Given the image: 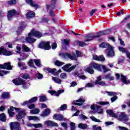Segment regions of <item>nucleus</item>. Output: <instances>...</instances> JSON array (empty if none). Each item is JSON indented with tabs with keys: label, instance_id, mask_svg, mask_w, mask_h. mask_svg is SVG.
I'll return each instance as SVG.
<instances>
[{
	"label": "nucleus",
	"instance_id": "obj_22",
	"mask_svg": "<svg viewBox=\"0 0 130 130\" xmlns=\"http://www.w3.org/2000/svg\"><path fill=\"white\" fill-rule=\"evenodd\" d=\"M20 126V123L18 122H11L10 124V127L11 130L16 129L17 128Z\"/></svg>",
	"mask_w": 130,
	"mask_h": 130
},
{
	"label": "nucleus",
	"instance_id": "obj_40",
	"mask_svg": "<svg viewBox=\"0 0 130 130\" xmlns=\"http://www.w3.org/2000/svg\"><path fill=\"white\" fill-rule=\"evenodd\" d=\"M22 49H23V50L25 51L26 52H29V51H30V48H29L25 45H22Z\"/></svg>",
	"mask_w": 130,
	"mask_h": 130
},
{
	"label": "nucleus",
	"instance_id": "obj_53",
	"mask_svg": "<svg viewBox=\"0 0 130 130\" xmlns=\"http://www.w3.org/2000/svg\"><path fill=\"white\" fill-rule=\"evenodd\" d=\"M67 108V105L66 104H64V105H62L60 107V108L59 109V110H62V111H63V110H66Z\"/></svg>",
	"mask_w": 130,
	"mask_h": 130
},
{
	"label": "nucleus",
	"instance_id": "obj_7",
	"mask_svg": "<svg viewBox=\"0 0 130 130\" xmlns=\"http://www.w3.org/2000/svg\"><path fill=\"white\" fill-rule=\"evenodd\" d=\"M0 69L3 70H11L12 66L10 63H5L4 64H0ZM8 74H9V72L0 69V77H3V76Z\"/></svg>",
	"mask_w": 130,
	"mask_h": 130
},
{
	"label": "nucleus",
	"instance_id": "obj_32",
	"mask_svg": "<svg viewBox=\"0 0 130 130\" xmlns=\"http://www.w3.org/2000/svg\"><path fill=\"white\" fill-rule=\"evenodd\" d=\"M39 112H40V110L39 109H32L30 111L31 114H38Z\"/></svg>",
	"mask_w": 130,
	"mask_h": 130
},
{
	"label": "nucleus",
	"instance_id": "obj_60",
	"mask_svg": "<svg viewBox=\"0 0 130 130\" xmlns=\"http://www.w3.org/2000/svg\"><path fill=\"white\" fill-rule=\"evenodd\" d=\"M56 47H57V45L56 44V43H53L52 45V49H55Z\"/></svg>",
	"mask_w": 130,
	"mask_h": 130
},
{
	"label": "nucleus",
	"instance_id": "obj_50",
	"mask_svg": "<svg viewBox=\"0 0 130 130\" xmlns=\"http://www.w3.org/2000/svg\"><path fill=\"white\" fill-rule=\"evenodd\" d=\"M96 103L100 104V105H107V104H109L108 102H98Z\"/></svg>",
	"mask_w": 130,
	"mask_h": 130
},
{
	"label": "nucleus",
	"instance_id": "obj_26",
	"mask_svg": "<svg viewBox=\"0 0 130 130\" xmlns=\"http://www.w3.org/2000/svg\"><path fill=\"white\" fill-rule=\"evenodd\" d=\"M50 114V109H46L44 111H43L42 114H41V116H42V117H45L46 116H48Z\"/></svg>",
	"mask_w": 130,
	"mask_h": 130
},
{
	"label": "nucleus",
	"instance_id": "obj_24",
	"mask_svg": "<svg viewBox=\"0 0 130 130\" xmlns=\"http://www.w3.org/2000/svg\"><path fill=\"white\" fill-rule=\"evenodd\" d=\"M45 124H47L48 126H58V124L54 122L51 120L45 121Z\"/></svg>",
	"mask_w": 130,
	"mask_h": 130
},
{
	"label": "nucleus",
	"instance_id": "obj_9",
	"mask_svg": "<svg viewBox=\"0 0 130 130\" xmlns=\"http://www.w3.org/2000/svg\"><path fill=\"white\" fill-rule=\"evenodd\" d=\"M39 48L45 49V50H49L51 48V46L49 44V42H42L38 46Z\"/></svg>",
	"mask_w": 130,
	"mask_h": 130
},
{
	"label": "nucleus",
	"instance_id": "obj_11",
	"mask_svg": "<svg viewBox=\"0 0 130 130\" xmlns=\"http://www.w3.org/2000/svg\"><path fill=\"white\" fill-rule=\"evenodd\" d=\"M76 67H77L76 65H74L72 66V64L68 63L63 67H62V69L63 71H65V72H68V73H70V72H72L73 70H75L76 69Z\"/></svg>",
	"mask_w": 130,
	"mask_h": 130
},
{
	"label": "nucleus",
	"instance_id": "obj_39",
	"mask_svg": "<svg viewBox=\"0 0 130 130\" xmlns=\"http://www.w3.org/2000/svg\"><path fill=\"white\" fill-rule=\"evenodd\" d=\"M104 79H109L110 81H113L114 77L112 76L110 74H108L105 76Z\"/></svg>",
	"mask_w": 130,
	"mask_h": 130
},
{
	"label": "nucleus",
	"instance_id": "obj_16",
	"mask_svg": "<svg viewBox=\"0 0 130 130\" xmlns=\"http://www.w3.org/2000/svg\"><path fill=\"white\" fill-rule=\"evenodd\" d=\"M0 54H3V55H12L13 54V53L11 51H7L5 49H4V47H1L0 48Z\"/></svg>",
	"mask_w": 130,
	"mask_h": 130
},
{
	"label": "nucleus",
	"instance_id": "obj_59",
	"mask_svg": "<svg viewBox=\"0 0 130 130\" xmlns=\"http://www.w3.org/2000/svg\"><path fill=\"white\" fill-rule=\"evenodd\" d=\"M37 77L38 78V79H39V80H41V79H42L43 78V75H42V74L38 73Z\"/></svg>",
	"mask_w": 130,
	"mask_h": 130
},
{
	"label": "nucleus",
	"instance_id": "obj_38",
	"mask_svg": "<svg viewBox=\"0 0 130 130\" xmlns=\"http://www.w3.org/2000/svg\"><path fill=\"white\" fill-rule=\"evenodd\" d=\"M60 78L62 80H66L68 78V75L66 73H62L60 75Z\"/></svg>",
	"mask_w": 130,
	"mask_h": 130
},
{
	"label": "nucleus",
	"instance_id": "obj_55",
	"mask_svg": "<svg viewBox=\"0 0 130 130\" xmlns=\"http://www.w3.org/2000/svg\"><path fill=\"white\" fill-rule=\"evenodd\" d=\"M93 130H102L101 128V126H97V125H94L93 126Z\"/></svg>",
	"mask_w": 130,
	"mask_h": 130
},
{
	"label": "nucleus",
	"instance_id": "obj_51",
	"mask_svg": "<svg viewBox=\"0 0 130 130\" xmlns=\"http://www.w3.org/2000/svg\"><path fill=\"white\" fill-rule=\"evenodd\" d=\"M79 118H80V119H83V120H84L85 119H88V117L85 116V115L83 114H81L79 116Z\"/></svg>",
	"mask_w": 130,
	"mask_h": 130
},
{
	"label": "nucleus",
	"instance_id": "obj_25",
	"mask_svg": "<svg viewBox=\"0 0 130 130\" xmlns=\"http://www.w3.org/2000/svg\"><path fill=\"white\" fill-rule=\"evenodd\" d=\"M119 50H120V51H121V52H122L123 53H125L127 58H129L130 59V53L127 52L126 49L121 47H119Z\"/></svg>",
	"mask_w": 130,
	"mask_h": 130
},
{
	"label": "nucleus",
	"instance_id": "obj_49",
	"mask_svg": "<svg viewBox=\"0 0 130 130\" xmlns=\"http://www.w3.org/2000/svg\"><path fill=\"white\" fill-rule=\"evenodd\" d=\"M77 44L79 45V46H81V47H83V46H86V44H85L83 42L78 41H77Z\"/></svg>",
	"mask_w": 130,
	"mask_h": 130
},
{
	"label": "nucleus",
	"instance_id": "obj_58",
	"mask_svg": "<svg viewBox=\"0 0 130 130\" xmlns=\"http://www.w3.org/2000/svg\"><path fill=\"white\" fill-rule=\"evenodd\" d=\"M23 79H25V80H27L28 79H30V76L28 74L24 75L23 76H21Z\"/></svg>",
	"mask_w": 130,
	"mask_h": 130
},
{
	"label": "nucleus",
	"instance_id": "obj_41",
	"mask_svg": "<svg viewBox=\"0 0 130 130\" xmlns=\"http://www.w3.org/2000/svg\"><path fill=\"white\" fill-rule=\"evenodd\" d=\"M90 119H91V120H92V121H94V122H101V121L97 118H96V117H94V116H91L90 117Z\"/></svg>",
	"mask_w": 130,
	"mask_h": 130
},
{
	"label": "nucleus",
	"instance_id": "obj_27",
	"mask_svg": "<svg viewBox=\"0 0 130 130\" xmlns=\"http://www.w3.org/2000/svg\"><path fill=\"white\" fill-rule=\"evenodd\" d=\"M56 3V0H52L51 2V5H46L47 10H50V9H54V5Z\"/></svg>",
	"mask_w": 130,
	"mask_h": 130
},
{
	"label": "nucleus",
	"instance_id": "obj_64",
	"mask_svg": "<svg viewBox=\"0 0 130 130\" xmlns=\"http://www.w3.org/2000/svg\"><path fill=\"white\" fill-rule=\"evenodd\" d=\"M119 130H127V129L124 127L119 126Z\"/></svg>",
	"mask_w": 130,
	"mask_h": 130
},
{
	"label": "nucleus",
	"instance_id": "obj_1",
	"mask_svg": "<svg viewBox=\"0 0 130 130\" xmlns=\"http://www.w3.org/2000/svg\"><path fill=\"white\" fill-rule=\"evenodd\" d=\"M92 68L95 70H97V71H99V72H101L102 69L104 70V73H107V72L109 71V69H107L105 66L99 64L94 62L90 63L89 67L86 66L84 67V70L85 72L89 73V74L93 75V74H94V70H93Z\"/></svg>",
	"mask_w": 130,
	"mask_h": 130
},
{
	"label": "nucleus",
	"instance_id": "obj_34",
	"mask_svg": "<svg viewBox=\"0 0 130 130\" xmlns=\"http://www.w3.org/2000/svg\"><path fill=\"white\" fill-rule=\"evenodd\" d=\"M28 55L25 54V53H22L21 54V57L20 58H18L19 60H24L28 57Z\"/></svg>",
	"mask_w": 130,
	"mask_h": 130
},
{
	"label": "nucleus",
	"instance_id": "obj_62",
	"mask_svg": "<svg viewBox=\"0 0 130 130\" xmlns=\"http://www.w3.org/2000/svg\"><path fill=\"white\" fill-rule=\"evenodd\" d=\"M28 108H29V109H33V108H35V105L31 104L30 105H28Z\"/></svg>",
	"mask_w": 130,
	"mask_h": 130
},
{
	"label": "nucleus",
	"instance_id": "obj_6",
	"mask_svg": "<svg viewBox=\"0 0 130 130\" xmlns=\"http://www.w3.org/2000/svg\"><path fill=\"white\" fill-rule=\"evenodd\" d=\"M101 48H107L106 51L108 56H114V51H113V47L109 44L103 43L100 45Z\"/></svg>",
	"mask_w": 130,
	"mask_h": 130
},
{
	"label": "nucleus",
	"instance_id": "obj_19",
	"mask_svg": "<svg viewBox=\"0 0 130 130\" xmlns=\"http://www.w3.org/2000/svg\"><path fill=\"white\" fill-rule=\"evenodd\" d=\"M92 58L94 60H98V61H104L105 58L103 55L97 56V55L94 54L92 55Z\"/></svg>",
	"mask_w": 130,
	"mask_h": 130
},
{
	"label": "nucleus",
	"instance_id": "obj_10",
	"mask_svg": "<svg viewBox=\"0 0 130 130\" xmlns=\"http://www.w3.org/2000/svg\"><path fill=\"white\" fill-rule=\"evenodd\" d=\"M90 108L91 110H93V111H95L96 110V112L99 114H103L104 111L103 110V109L100 106H95V104H93L90 106Z\"/></svg>",
	"mask_w": 130,
	"mask_h": 130
},
{
	"label": "nucleus",
	"instance_id": "obj_20",
	"mask_svg": "<svg viewBox=\"0 0 130 130\" xmlns=\"http://www.w3.org/2000/svg\"><path fill=\"white\" fill-rule=\"evenodd\" d=\"M25 2L26 4L30 5L31 7H33L35 9H37L39 8V5L33 2V1L32 0H25Z\"/></svg>",
	"mask_w": 130,
	"mask_h": 130
},
{
	"label": "nucleus",
	"instance_id": "obj_42",
	"mask_svg": "<svg viewBox=\"0 0 130 130\" xmlns=\"http://www.w3.org/2000/svg\"><path fill=\"white\" fill-rule=\"evenodd\" d=\"M28 64L29 67H30L31 68H35V67L34 66V63L33 62L32 59H30L29 61L28 62Z\"/></svg>",
	"mask_w": 130,
	"mask_h": 130
},
{
	"label": "nucleus",
	"instance_id": "obj_2",
	"mask_svg": "<svg viewBox=\"0 0 130 130\" xmlns=\"http://www.w3.org/2000/svg\"><path fill=\"white\" fill-rule=\"evenodd\" d=\"M33 36L37 38H40L43 36V35L38 30L32 29L28 34V37L25 39L26 41L28 43H34L36 41V39L33 38Z\"/></svg>",
	"mask_w": 130,
	"mask_h": 130
},
{
	"label": "nucleus",
	"instance_id": "obj_56",
	"mask_svg": "<svg viewBox=\"0 0 130 130\" xmlns=\"http://www.w3.org/2000/svg\"><path fill=\"white\" fill-rule=\"evenodd\" d=\"M16 52H17V53H20V51H21V45H17L16 46Z\"/></svg>",
	"mask_w": 130,
	"mask_h": 130
},
{
	"label": "nucleus",
	"instance_id": "obj_30",
	"mask_svg": "<svg viewBox=\"0 0 130 130\" xmlns=\"http://www.w3.org/2000/svg\"><path fill=\"white\" fill-rule=\"evenodd\" d=\"M52 80L54 82V83L59 84H61V82H62V81H61V79L58 77H52Z\"/></svg>",
	"mask_w": 130,
	"mask_h": 130
},
{
	"label": "nucleus",
	"instance_id": "obj_63",
	"mask_svg": "<svg viewBox=\"0 0 130 130\" xmlns=\"http://www.w3.org/2000/svg\"><path fill=\"white\" fill-rule=\"evenodd\" d=\"M75 86H77V82L73 81L71 83V87H75Z\"/></svg>",
	"mask_w": 130,
	"mask_h": 130
},
{
	"label": "nucleus",
	"instance_id": "obj_15",
	"mask_svg": "<svg viewBox=\"0 0 130 130\" xmlns=\"http://www.w3.org/2000/svg\"><path fill=\"white\" fill-rule=\"evenodd\" d=\"M102 79V78L101 77V76L98 77L94 84L95 85H100V86L106 87V83L104 81H101Z\"/></svg>",
	"mask_w": 130,
	"mask_h": 130
},
{
	"label": "nucleus",
	"instance_id": "obj_14",
	"mask_svg": "<svg viewBox=\"0 0 130 130\" xmlns=\"http://www.w3.org/2000/svg\"><path fill=\"white\" fill-rule=\"evenodd\" d=\"M84 102H85V99L83 98V96H81L78 100L73 101L72 102V104L73 105L81 106V105H83V103H84Z\"/></svg>",
	"mask_w": 130,
	"mask_h": 130
},
{
	"label": "nucleus",
	"instance_id": "obj_61",
	"mask_svg": "<svg viewBox=\"0 0 130 130\" xmlns=\"http://www.w3.org/2000/svg\"><path fill=\"white\" fill-rule=\"evenodd\" d=\"M97 11V10L96 9H93L91 10V11L90 13V16H93V15H94V13Z\"/></svg>",
	"mask_w": 130,
	"mask_h": 130
},
{
	"label": "nucleus",
	"instance_id": "obj_21",
	"mask_svg": "<svg viewBox=\"0 0 130 130\" xmlns=\"http://www.w3.org/2000/svg\"><path fill=\"white\" fill-rule=\"evenodd\" d=\"M105 34H105V31H101L98 34L97 36L89 37L88 38V39H87L85 40V42H87V41H91V40H92L93 38H95L96 37H100L101 35H105Z\"/></svg>",
	"mask_w": 130,
	"mask_h": 130
},
{
	"label": "nucleus",
	"instance_id": "obj_17",
	"mask_svg": "<svg viewBox=\"0 0 130 130\" xmlns=\"http://www.w3.org/2000/svg\"><path fill=\"white\" fill-rule=\"evenodd\" d=\"M16 13H17V12L15 9L11 10L8 11L7 18L9 21L13 19V17H14L15 15H16Z\"/></svg>",
	"mask_w": 130,
	"mask_h": 130
},
{
	"label": "nucleus",
	"instance_id": "obj_57",
	"mask_svg": "<svg viewBox=\"0 0 130 130\" xmlns=\"http://www.w3.org/2000/svg\"><path fill=\"white\" fill-rule=\"evenodd\" d=\"M94 85H95V82L93 83H87L86 87L87 88H91L92 87H94Z\"/></svg>",
	"mask_w": 130,
	"mask_h": 130
},
{
	"label": "nucleus",
	"instance_id": "obj_47",
	"mask_svg": "<svg viewBox=\"0 0 130 130\" xmlns=\"http://www.w3.org/2000/svg\"><path fill=\"white\" fill-rule=\"evenodd\" d=\"M0 120L2 121H5L6 120V115L5 114H2L0 115Z\"/></svg>",
	"mask_w": 130,
	"mask_h": 130
},
{
	"label": "nucleus",
	"instance_id": "obj_37",
	"mask_svg": "<svg viewBox=\"0 0 130 130\" xmlns=\"http://www.w3.org/2000/svg\"><path fill=\"white\" fill-rule=\"evenodd\" d=\"M54 64L55 66H57V67H61V66H63V64H64V63L62 62H60L58 60H56L54 62Z\"/></svg>",
	"mask_w": 130,
	"mask_h": 130
},
{
	"label": "nucleus",
	"instance_id": "obj_52",
	"mask_svg": "<svg viewBox=\"0 0 130 130\" xmlns=\"http://www.w3.org/2000/svg\"><path fill=\"white\" fill-rule=\"evenodd\" d=\"M106 93L108 94V96H115L116 95V93L114 92H109V91H107Z\"/></svg>",
	"mask_w": 130,
	"mask_h": 130
},
{
	"label": "nucleus",
	"instance_id": "obj_45",
	"mask_svg": "<svg viewBox=\"0 0 130 130\" xmlns=\"http://www.w3.org/2000/svg\"><path fill=\"white\" fill-rule=\"evenodd\" d=\"M70 125L71 127L72 130H76V124L73 122H71Z\"/></svg>",
	"mask_w": 130,
	"mask_h": 130
},
{
	"label": "nucleus",
	"instance_id": "obj_8",
	"mask_svg": "<svg viewBox=\"0 0 130 130\" xmlns=\"http://www.w3.org/2000/svg\"><path fill=\"white\" fill-rule=\"evenodd\" d=\"M115 76L117 80H119V78H120L122 83L125 84V85H128V84H130V80L127 79L126 77L124 76V75H121L120 76L118 74H116Z\"/></svg>",
	"mask_w": 130,
	"mask_h": 130
},
{
	"label": "nucleus",
	"instance_id": "obj_46",
	"mask_svg": "<svg viewBox=\"0 0 130 130\" xmlns=\"http://www.w3.org/2000/svg\"><path fill=\"white\" fill-rule=\"evenodd\" d=\"M24 27H26L25 23H24V22L21 23L20 24V27L19 29H18V31H19V32H21V31H22V30H23L24 29Z\"/></svg>",
	"mask_w": 130,
	"mask_h": 130
},
{
	"label": "nucleus",
	"instance_id": "obj_35",
	"mask_svg": "<svg viewBox=\"0 0 130 130\" xmlns=\"http://www.w3.org/2000/svg\"><path fill=\"white\" fill-rule=\"evenodd\" d=\"M70 40L67 39H64L61 40V42L63 45H69V43H70Z\"/></svg>",
	"mask_w": 130,
	"mask_h": 130
},
{
	"label": "nucleus",
	"instance_id": "obj_33",
	"mask_svg": "<svg viewBox=\"0 0 130 130\" xmlns=\"http://www.w3.org/2000/svg\"><path fill=\"white\" fill-rule=\"evenodd\" d=\"M2 97L3 99H7L10 97V94L9 92H3L2 93Z\"/></svg>",
	"mask_w": 130,
	"mask_h": 130
},
{
	"label": "nucleus",
	"instance_id": "obj_43",
	"mask_svg": "<svg viewBox=\"0 0 130 130\" xmlns=\"http://www.w3.org/2000/svg\"><path fill=\"white\" fill-rule=\"evenodd\" d=\"M34 62L36 66H37V67H40V66L41 65V61L39 59H35Z\"/></svg>",
	"mask_w": 130,
	"mask_h": 130
},
{
	"label": "nucleus",
	"instance_id": "obj_36",
	"mask_svg": "<svg viewBox=\"0 0 130 130\" xmlns=\"http://www.w3.org/2000/svg\"><path fill=\"white\" fill-rule=\"evenodd\" d=\"M78 127L82 129H85V128H87V127H88V126H87V124H86L79 123L78 124Z\"/></svg>",
	"mask_w": 130,
	"mask_h": 130
},
{
	"label": "nucleus",
	"instance_id": "obj_44",
	"mask_svg": "<svg viewBox=\"0 0 130 130\" xmlns=\"http://www.w3.org/2000/svg\"><path fill=\"white\" fill-rule=\"evenodd\" d=\"M7 4L9 5H16V4H17V0L9 1L7 2Z\"/></svg>",
	"mask_w": 130,
	"mask_h": 130
},
{
	"label": "nucleus",
	"instance_id": "obj_13",
	"mask_svg": "<svg viewBox=\"0 0 130 130\" xmlns=\"http://www.w3.org/2000/svg\"><path fill=\"white\" fill-rule=\"evenodd\" d=\"M64 92V90L63 89H60L58 90L57 92L54 91V90H49L48 93L49 94H51L52 96H59L60 95V94H62Z\"/></svg>",
	"mask_w": 130,
	"mask_h": 130
},
{
	"label": "nucleus",
	"instance_id": "obj_4",
	"mask_svg": "<svg viewBox=\"0 0 130 130\" xmlns=\"http://www.w3.org/2000/svg\"><path fill=\"white\" fill-rule=\"evenodd\" d=\"M106 112L108 114L111 115L112 117L117 118L118 120H119L120 121H127L129 120L128 116H127L124 112H121L118 117L115 113H114V112H113V111L111 110H107Z\"/></svg>",
	"mask_w": 130,
	"mask_h": 130
},
{
	"label": "nucleus",
	"instance_id": "obj_12",
	"mask_svg": "<svg viewBox=\"0 0 130 130\" xmlns=\"http://www.w3.org/2000/svg\"><path fill=\"white\" fill-rule=\"evenodd\" d=\"M13 82L15 85L20 86V85H26V82L22 78L14 79Z\"/></svg>",
	"mask_w": 130,
	"mask_h": 130
},
{
	"label": "nucleus",
	"instance_id": "obj_28",
	"mask_svg": "<svg viewBox=\"0 0 130 130\" xmlns=\"http://www.w3.org/2000/svg\"><path fill=\"white\" fill-rule=\"evenodd\" d=\"M26 16L28 19L34 18V17H35V12L33 11H29L26 13Z\"/></svg>",
	"mask_w": 130,
	"mask_h": 130
},
{
	"label": "nucleus",
	"instance_id": "obj_48",
	"mask_svg": "<svg viewBox=\"0 0 130 130\" xmlns=\"http://www.w3.org/2000/svg\"><path fill=\"white\" fill-rule=\"evenodd\" d=\"M40 102H44V101H46V96L45 95H41L40 96Z\"/></svg>",
	"mask_w": 130,
	"mask_h": 130
},
{
	"label": "nucleus",
	"instance_id": "obj_5",
	"mask_svg": "<svg viewBox=\"0 0 130 130\" xmlns=\"http://www.w3.org/2000/svg\"><path fill=\"white\" fill-rule=\"evenodd\" d=\"M76 55L75 54H70L68 53L61 52L59 54L60 56L63 57V58H70L72 60H77V57H81L83 56V53L79 51H76Z\"/></svg>",
	"mask_w": 130,
	"mask_h": 130
},
{
	"label": "nucleus",
	"instance_id": "obj_3",
	"mask_svg": "<svg viewBox=\"0 0 130 130\" xmlns=\"http://www.w3.org/2000/svg\"><path fill=\"white\" fill-rule=\"evenodd\" d=\"M15 110L18 113V114L16 115V117L18 120L19 119H22V118H23V117H24V116H25L26 114L24 110L19 109L18 108H14L13 107H10V109H8L9 116H14L15 113L13 111H14Z\"/></svg>",
	"mask_w": 130,
	"mask_h": 130
},
{
	"label": "nucleus",
	"instance_id": "obj_31",
	"mask_svg": "<svg viewBox=\"0 0 130 130\" xmlns=\"http://www.w3.org/2000/svg\"><path fill=\"white\" fill-rule=\"evenodd\" d=\"M27 118L28 119V120H34V121H38V120H40L39 117L37 116H28L27 117Z\"/></svg>",
	"mask_w": 130,
	"mask_h": 130
},
{
	"label": "nucleus",
	"instance_id": "obj_29",
	"mask_svg": "<svg viewBox=\"0 0 130 130\" xmlns=\"http://www.w3.org/2000/svg\"><path fill=\"white\" fill-rule=\"evenodd\" d=\"M53 119L56 120H62L63 119V115L55 114L53 116Z\"/></svg>",
	"mask_w": 130,
	"mask_h": 130
},
{
	"label": "nucleus",
	"instance_id": "obj_23",
	"mask_svg": "<svg viewBox=\"0 0 130 130\" xmlns=\"http://www.w3.org/2000/svg\"><path fill=\"white\" fill-rule=\"evenodd\" d=\"M38 98L37 97H34L30 100H29L28 101H25L22 103V105H23L25 106V105H28V104H30V103H34V102H36V101Z\"/></svg>",
	"mask_w": 130,
	"mask_h": 130
},
{
	"label": "nucleus",
	"instance_id": "obj_18",
	"mask_svg": "<svg viewBox=\"0 0 130 130\" xmlns=\"http://www.w3.org/2000/svg\"><path fill=\"white\" fill-rule=\"evenodd\" d=\"M45 72H46V73H51L52 74H55V73H56V74H60V73H61V70H58L56 72V69L45 68Z\"/></svg>",
	"mask_w": 130,
	"mask_h": 130
},
{
	"label": "nucleus",
	"instance_id": "obj_54",
	"mask_svg": "<svg viewBox=\"0 0 130 130\" xmlns=\"http://www.w3.org/2000/svg\"><path fill=\"white\" fill-rule=\"evenodd\" d=\"M34 127H35V128H39L40 127H42V124L41 123L35 124Z\"/></svg>",
	"mask_w": 130,
	"mask_h": 130
}]
</instances>
